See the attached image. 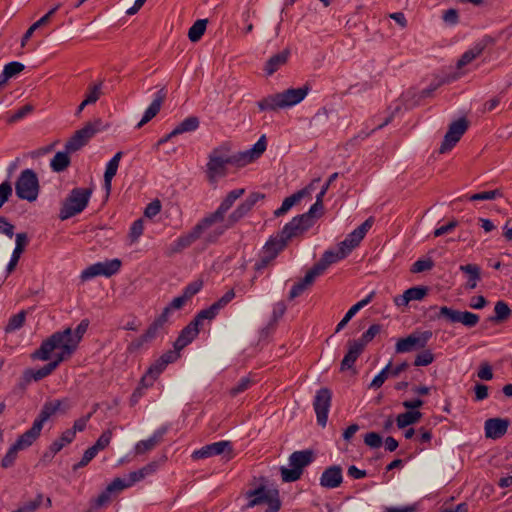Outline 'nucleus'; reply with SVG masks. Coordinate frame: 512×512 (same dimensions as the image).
Wrapping results in <instances>:
<instances>
[{"label":"nucleus","instance_id":"f257e3e1","mask_svg":"<svg viewBox=\"0 0 512 512\" xmlns=\"http://www.w3.org/2000/svg\"><path fill=\"white\" fill-rule=\"evenodd\" d=\"M266 136L262 135L258 141L245 151L230 154V144L223 143L212 149L208 155L205 174L210 184L217 183L219 178L226 177L228 165L244 167L257 160L266 150Z\"/></svg>","mask_w":512,"mask_h":512},{"label":"nucleus","instance_id":"f03ea898","mask_svg":"<svg viewBox=\"0 0 512 512\" xmlns=\"http://www.w3.org/2000/svg\"><path fill=\"white\" fill-rule=\"evenodd\" d=\"M310 88L304 85L299 88H289L283 92L269 95L257 102L260 111H276L300 103L308 94Z\"/></svg>","mask_w":512,"mask_h":512},{"label":"nucleus","instance_id":"7ed1b4c3","mask_svg":"<svg viewBox=\"0 0 512 512\" xmlns=\"http://www.w3.org/2000/svg\"><path fill=\"white\" fill-rule=\"evenodd\" d=\"M67 346H71L69 343L65 341V336L60 335L59 333H53L49 338L44 340L39 347L33 354L32 357L34 359H39L42 361H47L50 359L52 351H54L57 348L61 349V352L57 354L56 359L52 361L51 363H55V369L58 367V365L69 358L75 350H69L66 348Z\"/></svg>","mask_w":512,"mask_h":512},{"label":"nucleus","instance_id":"20e7f679","mask_svg":"<svg viewBox=\"0 0 512 512\" xmlns=\"http://www.w3.org/2000/svg\"><path fill=\"white\" fill-rule=\"evenodd\" d=\"M314 457V451L311 449L293 452L289 457L291 468L284 466L280 468L282 481L295 482L299 480L303 474V469L313 462Z\"/></svg>","mask_w":512,"mask_h":512},{"label":"nucleus","instance_id":"39448f33","mask_svg":"<svg viewBox=\"0 0 512 512\" xmlns=\"http://www.w3.org/2000/svg\"><path fill=\"white\" fill-rule=\"evenodd\" d=\"M92 188H74L62 204L59 211L60 220L64 221L82 212L88 205Z\"/></svg>","mask_w":512,"mask_h":512},{"label":"nucleus","instance_id":"423d86ee","mask_svg":"<svg viewBox=\"0 0 512 512\" xmlns=\"http://www.w3.org/2000/svg\"><path fill=\"white\" fill-rule=\"evenodd\" d=\"M245 495L249 501L243 509H250L262 503L268 505L266 512H278L281 508L279 491L277 489H266L265 486H260L254 490L247 491Z\"/></svg>","mask_w":512,"mask_h":512},{"label":"nucleus","instance_id":"0eeeda50","mask_svg":"<svg viewBox=\"0 0 512 512\" xmlns=\"http://www.w3.org/2000/svg\"><path fill=\"white\" fill-rule=\"evenodd\" d=\"M40 186L37 174L32 169L23 170L15 182V192L18 198L33 202L37 199Z\"/></svg>","mask_w":512,"mask_h":512},{"label":"nucleus","instance_id":"6e6552de","mask_svg":"<svg viewBox=\"0 0 512 512\" xmlns=\"http://www.w3.org/2000/svg\"><path fill=\"white\" fill-rule=\"evenodd\" d=\"M308 227L309 226H284L281 232L269 238L263 247V253H268L275 259L279 252L286 247L288 240L303 234L307 231Z\"/></svg>","mask_w":512,"mask_h":512},{"label":"nucleus","instance_id":"1a4fd4ad","mask_svg":"<svg viewBox=\"0 0 512 512\" xmlns=\"http://www.w3.org/2000/svg\"><path fill=\"white\" fill-rule=\"evenodd\" d=\"M102 129V120L95 119L87 122L83 128L77 130L66 142L65 148L68 152H76L86 146L90 139Z\"/></svg>","mask_w":512,"mask_h":512},{"label":"nucleus","instance_id":"9d476101","mask_svg":"<svg viewBox=\"0 0 512 512\" xmlns=\"http://www.w3.org/2000/svg\"><path fill=\"white\" fill-rule=\"evenodd\" d=\"M432 331H414L406 337L399 338L395 344L397 354L409 353L424 349L432 338Z\"/></svg>","mask_w":512,"mask_h":512},{"label":"nucleus","instance_id":"9b49d317","mask_svg":"<svg viewBox=\"0 0 512 512\" xmlns=\"http://www.w3.org/2000/svg\"><path fill=\"white\" fill-rule=\"evenodd\" d=\"M437 319H443L448 323H461L467 328L475 327L480 318L479 315L469 311L454 310L447 306H442L437 314Z\"/></svg>","mask_w":512,"mask_h":512},{"label":"nucleus","instance_id":"f8f14e48","mask_svg":"<svg viewBox=\"0 0 512 512\" xmlns=\"http://www.w3.org/2000/svg\"><path fill=\"white\" fill-rule=\"evenodd\" d=\"M121 264V261L117 258L106 260L104 262H97L84 269L81 272L80 278L85 282L97 276L111 277L120 270Z\"/></svg>","mask_w":512,"mask_h":512},{"label":"nucleus","instance_id":"ddd939ff","mask_svg":"<svg viewBox=\"0 0 512 512\" xmlns=\"http://www.w3.org/2000/svg\"><path fill=\"white\" fill-rule=\"evenodd\" d=\"M469 122L466 118L462 117L452 122L449 125L448 131L444 135L443 141L439 148V153L444 154L453 149V147L460 141L461 137L467 131Z\"/></svg>","mask_w":512,"mask_h":512},{"label":"nucleus","instance_id":"4468645a","mask_svg":"<svg viewBox=\"0 0 512 512\" xmlns=\"http://www.w3.org/2000/svg\"><path fill=\"white\" fill-rule=\"evenodd\" d=\"M244 193V188H237L230 191L223 199L217 210L203 218L200 224H214L216 222H222L225 218V214L227 213V211L234 205L236 200H238L241 196L244 195Z\"/></svg>","mask_w":512,"mask_h":512},{"label":"nucleus","instance_id":"2eb2a0df","mask_svg":"<svg viewBox=\"0 0 512 512\" xmlns=\"http://www.w3.org/2000/svg\"><path fill=\"white\" fill-rule=\"evenodd\" d=\"M318 181L319 179H314L310 184H308L304 188L286 197L283 200L281 206L274 211V216L280 217L285 215L292 207L299 204L304 199L311 200L312 192L315 190V183Z\"/></svg>","mask_w":512,"mask_h":512},{"label":"nucleus","instance_id":"dca6fc26","mask_svg":"<svg viewBox=\"0 0 512 512\" xmlns=\"http://www.w3.org/2000/svg\"><path fill=\"white\" fill-rule=\"evenodd\" d=\"M332 393L328 388H321L314 398L313 407L317 417V423L325 427L328 419V412L331 406Z\"/></svg>","mask_w":512,"mask_h":512},{"label":"nucleus","instance_id":"f3484780","mask_svg":"<svg viewBox=\"0 0 512 512\" xmlns=\"http://www.w3.org/2000/svg\"><path fill=\"white\" fill-rule=\"evenodd\" d=\"M325 194L326 193H324V191H320L316 196L315 203L309 208V210L303 214L293 217L288 224H309L310 222L320 219L324 213L323 198Z\"/></svg>","mask_w":512,"mask_h":512},{"label":"nucleus","instance_id":"a211bd4d","mask_svg":"<svg viewBox=\"0 0 512 512\" xmlns=\"http://www.w3.org/2000/svg\"><path fill=\"white\" fill-rule=\"evenodd\" d=\"M265 198V194L260 192L251 193L243 202H241L234 211L228 216V220L231 223H237L252 210L254 205Z\"/></svg>","mask_w":512,"mask_h":512},{"label":"nucleus","instance_id":"6ab92c4d","mask_svg":"<svg viewBox=\"0 0 512 512\" xmlns=\"http://www.w3.org/2000/svg\"><path fill=\"white\" fill-rule=\"evenodd\" d=\"M231 453L233 451L231 442L229 441H219L212 444H208L203 446L202 448L195 450L192 453V458L195 460L205 459L212 456L220 455L225 451Z\"/></svg>","mask_w":512,"mask_h":512},{"label":"nucleus","instance_id":"aec40b11","mask_svg":"<svg viewBox=\"0 0 512 512\" xmlns=\"http://www.w3.org/2000/svg\"><path fill=\"white\" fill-rule=\"evenodd\" d=\"M510 420L507 418H489L484 423L485 436L489 439H499L508 430Z\"/></svg>","mask_w":512,"mask_h":512},{"label":"nucleus","instance_id":"412c9836","mask_svg":"<svg viewBox=\"0 0 512 512\" xmlns=\"http://www.w3.org/2000/svg\"><path fill=\"white\" fill-rule=\"evenodd\" d=\"M168 427L162 426L159 429H157L153 435L146 439L141 440L138 443H136L134 447V451L136 455H144L147 452L155 449L159 444L163 442L164 435L167 433Z\"/></svg>","mask_w":512,"mask_h":512},{"label":"nucleus","instance_id":"4be33fe9","mask_svg":"<svg viewBox=\"0 0 512 512\" xmlns=\"http://www.w3.org/2000/svg\"><path fill=\"white\" fill-rule=\"evenodd\" d=\"M347 256L348 255L341 249V247H339L337 251L328 250L311 269L320 276L330 265L346 258Z\"/></svg>","mask_w":512,"mask_h":512},{"label":"nucleus","instance_id":"5701e85b","mask_svg":"<svg viewBox=\"0 0 512 512\" xmlns=\"http://www.w3.org/2000/svg\"><path fill=\"white\" fill-rule=\"evenodd\" d=\"M343 482L342 468L339 465L327 467L321 477L320 485L323 488L334 489L339 487Z\"/></svg>","mask_w":512,"mask_h":512},{"label":"nucleus","instance_id":"b1692460","mask_svg":"<svg viewBox=\"0 0 512 512\" xmlns=\"http://www.w3.org/2000/svg\"><path fill=\"white\" fill-rule=\"evenodd\" d=\"M88 326H89V320L88 319H83L79 323V325L76 327L74 333L72 332L71 328H66L63 331H59L58 333L60 335H64L65 336V341L71 345L70 347L67 346L66 348H68L70 351L71 350H76V348H77L79 342L81 341L83 335L86 333V331L88 329Z\"/></svg>","mask_w":512,"mask_h":512},{"label":"nucleus","instance_id":"393cba45","mask_svg":"<svg viewBox=\"0 0 512 512\" xmlns=\"http://www.w3.org/2000/svg\"><path fill=\"white\" fill-rule=\"evenodd\" d=\"M370 227L371 226H358L339 243L338 247H341V249L349 255L351 251L360 244Z\"/></svg>","mask_w":512,"mask_h":512},{"label":"nucleus","instance_id":"a878e982","mask_svg":"<svg viewBox=\"0 0 512 512\" xmlns=\"http://www.w3.org/2000/svg\"><path fill=\"white\" fill-rule=\"evenodd\" d=\"M167 91L165 87H162L157 93L155 99L149 105V107L145 110L144 115L141 121L137 124L136 128H141L150 120H152L160 111L161 106L166 99Z\"/></svg>","mask_w":512,"mask_h":512},{"label":"nucleus","instance_id":"bb28decb","mask_svg":"<svg viewBox=\"0 0 512 512\" xmlns=\"http://www.w3.org/2000/svg\"><path fill=\"white\" fill-rule=\"evenodd\" d=\"M62 405H65L66 408H69L70 405L68 403V399L63 400H52L44 403L39 415L34 420L36 424H38L41 428H43L44 423L57 411L60 410Z\"/></svg>","mask_w":512,"mask_h":512},{"label":"nucleus","instance_id":"cd10ccee","mask_svg":"<svg viewBox=\"0 0 512 512\" xmlns=\"http://www.w3.org/2000/svg\"><path fill=\"white\" fill-rule=\"evenodd\" d=\"M55 370V363H48L43 367L34 370V369H26L23 372V376L21 378L20 387L26 388V386L32 381H39L47 376H49Z\"/></svg>","mask_w":512,"mask_h":512},{"label":"nucleus","instance_id":"c85d7f7f","mask_svg":"<svg viewBox=\"0 0 512 512\" xmlns=\"http://www.w3.org/2000/svg\"><path fill=\"white\" fill-rule=\"evenodd\" d=\"M348 347V351L341 361V371L352 369L356 360L364 350L362 343H358L354 340L348 341Z\"/></svg>","mask_w":512,"mask_h":512},{"label":"nucleus","instance_id":"c756f323","mask_svg":"<svg viewBox=\"0 0 512 512\" xmlns=\"http://www.w3.org/2000/svg\"><path fill=\"white\" fill-rule=\"evenodd\" d=\"M318 275L312 270H308L304 278L299 280L293 285L289 293V300H293L296 297L303 294L308 288H310Z\"/></svg>","mask_w":512,"mask_h":512},{"label":"nucleus","instance_id":"7c9ffc66","mask_svg":"<svg viewBox=\"0 0 512 512\" xmlns=\"http://www.w3.org/2000/svg\"><path fill=\"white\" fill-rule=\"evenodd\" d=\"M290 50L288 48L271 56L264 67V71L268 76L273 75L281 66L285 65L289 59Z\"/></svg>","mask_w":512,"mask_h":512},{"label":"nucleus","instance_id":"2f4dec72","mask_svg":"<svg viewBox=\"0 0 512 512\" xmlns=\"http://www.w3.org/2000/svg\"><path fill=\"white\" fill-rule=\"evenodd\" d=\"M166 367L167 365L163 363L160 358H158L153 364L150 365L146 373L142 376V386L151 387Z\"/></svg>","mask_w":512,"mask_h":512},{"label":"nucleus","instance_id":"473e14b6","mask_svg":"<svg viewBox=\"0 0 512 512\" xmlns=\"http://www.w3.org/2000/svg\"><path fill=\"white\" fill-rule=\"evenodd\" d=\"M42 428L33 422L32 427L21 434L14 443L17 448L23 450L31 446L40 436Z\"/></svg>","mask_w":512,"mask_h":512},{"label":"nucleus","instance_id":"72a5a7b5","mask_svg":"<svg viewBox=\"0 0 512 512\" xmlns=\"http://www.w3.org/2000/svg\"><path fill=\"white\" fill-rule=\"evenodd\" d=\"M196 234H193V232H189L186 235H183L179 237L175 242L171 243L166 249H165V255L167 257H172L177 253H180L185 248L189 247L193 242L196 241L195 236Z\"/></svg>","mask_w":512,"mask_h":512},{"label":"nucleus","instance_id":"f704fd0d","mask_svg":"<svg viewBox=\"0 0 512 512\" xmlns=\"http://www.w3.org/2000/svg\"><path fill=\"white\" fill-rule=\"evenodd\" d=\"M375 291H372L369 293V295L362 299L361 301L357 302L356 304H354L348 311L347 313L345 314V316L342 318V320L337 324L336 326V333H338L339 331H341L347 324L348 322L352 319V317L360 310L362 309L363 307H365L366 305H368L374 298L375 296Z\"/></svg>","mask_w":512,"mask_h":512},{"label":"nucleus","instance_id":"c9c22d12","mask_svg":"<svg viewBox=\"0 0 512 512\" xmlns=\"http://www.w3.org/2000/svg\"><path fill=\"white\" fill-rule=\"evenodd\" d=\"M122 155L123 153L121 151L117 152L106 165V170L104 173V186L107 192H109L111 189V181L117 173Z\"/></svg>","mask_w":512,"mask_h":512},{"label":"nucleus","instance_id":"e433bc0d","mask_svg":"<svg viewBox=\"0 0 512 512\" xmlns=\"http://www.w3.org/2000/svg\"><path fill=\"white\" fill-rule=\"evenodd\" d=\"M197 335V330L187 325L181 330L179 336L173 344V347L176 350H182L187 345H189L197 337Z\"/></svg>","mask_w":512,"mask_h":512},{"label":"nucleus","instance_id":"4c0bfd02","mask_svg":"<svg viewBox=\"0 0 512 512\" xmlns=\"http://www.w3.org/2000/svg\"><path fill=\"white\" fill-rule=\"evenodd\" d=\"M66 149L64 151L57 152L50 161V167L54 172L60 173L65 171L70 165V157Z\"/></svg>","mask_w":512,"mask_h":512},{"label":"nucleus","instance_id":"58836bf2","mask_svg":"<svg viewBox=\"0 0 512 512\" xmlns=\"http://www.w3.org/2000/svg\"><path fill=\"white\" fill-rule=\"evenodd\" d=\"M494 312H495V315L490 316L488 318V320L494 324H499V323L506 321L512 313L508 304L502 300L497 301L495 303Z\"/></svg>","mask_w":512,"mask_h":512},{"label":"nucleus","instance_id":"ea45409f","mask_svg":"<svg viewBox=\"0 0 512 512\" xmlns=\"http://www.w3.org/2000/svg\"><path fill=\"white\" fill-rule=\"evenodd\" d=\"M75 438V431L66 430L64 431L61 436L54 440L51 445L49 446V451L51 453V456H54L59 451L62 450L64 446L71 443Z\"/></svg>","mask_w":512,"mask_h":512},{"label":"nucleus","instance_id":"a19ab883","mask_svg":"<svg viewBox=\"0 0 512 512\" xmlns=\"http://www.w3.org/2000/svg\"><path fill=\"white\" fill-rule=\"evenodd\" d=\"M158 468L157 462L153 461L145 465L144 467L140 468L139 470L130 472L128 475V478H130V481L132 485L138 481H141L146 476L153 474Z\"/></svg>","mask_w":512,"mask_h":512},{"label":"nucleus","instance_id":"79ce46f5","mask_svg":"<svg viewBox=\"0 0 512 512\" xmlns=\"http://www.w3.org/2000/svg\"><path fill=\"white\" fill-rule=\"evenodd\" d=\"M199 125L200 121L197 116H189L174 128V134L180 135L186 132L195 131L198 129Z\"/></svg>","mask_w":512,"mask_h":512},{"label":"nucleus","instance_id":"37998d69","mask_svg":"<svg viewBox=\"0 0 512 512\" xmlns=\"http://www.w3.org/2000/svg\"><path fill=\"white\" fill-rule=\"evenodd\" d=\"M208 20L199 19L189 28L188 38L191 42H198L206 31Z\"/></svg>","mask_w":512,"mask_h":512},{"label":"nucleus","instance_id":"c03bdc74","mask_svg":"<svg viewBox=\"0 0 512 512\" xmlns=\"http://www.w3.org/2000/svg\"><path fill=\"white\" fill-rule=\"evenodd\" d=\"M484 50V45L477 44L472 49L467 50L463 53L460 59L457 61V68L461 69L470 62H472L476 57H478Z\"/></svg>","mask_w":512,"mask_h":512},{"label":"nucleus","instance_id":"a18cd8bd","mask_svg":"<svg viewBox=\"0 0 512 512\" xmlns=\"http://www.w3.org/2000/svg\"><path fill=\"white\" fill-rule=\"evenodd\" d=\"M502 192L499 189L490 190V191H482L472 195H466L465 199L471 202L477 201H491L496 199L497 197H501Z\"/></svg>","mask_w":512,"mask_h":512},{"label":"nucleus","instance_id":"49530a36","mask_svg":"<svg viewBox=\"0 0 512 512\" xmlns=\"http://www.w3.org/2000/svg\"><path fill=\"white\" fill-rule=\"evenodd\" d=\"M12 184L10 180H5L0 184V208L4 205L5 202L12 196ZM0 224H9L8 221L4 217H0Z\"/></svg>","mask_w":512,"mask_h":512},{"label":"nucleus","instance_id":"de8ad7c7","mask_svg":"<svg viewBox=\"0 0 512 512\" xmlns=\"http://www.w3.org/2000/svg\"><path fill=\"white\" fill-rule=\"evenodd\" d=\"M26 312L24 310L20 311L16 315H13L6 326V332H12L17 329H20L25 322Z\"/></svg>","mask_w":512,"mask_h":512},{"label":"nucleus","instance_id":"09e8293b","mask_svg":"<svg viewBox=\"0 0 512 512\" xmlns=\"http://www.w3.org/2000/svg\"><path fill=\"white\" fill-rule=\"evenodd\" d=\"M434 267V261L431 258L419 259L413 263L410 268L411 273H422L429 271Z\"/></svg>","mask_w":512,"mask_h":512},{"label":"nucleus","instance_id":"8fccbe9b","mask_svg":"<svg viewBox=\"0 0 512 512\" xmlns=\"http://www.w3.org/2000/svg\"><path fill=\"white\" fill-rule=\"evenodd\" d=\"M381 325L379 324H373L371 325L366 332L362 334V337L360 339L355 340L358 343H362V347L365 348V346L373 340V338L380 333L381 331Z\"/></svg>","mask_w":512,"mask_h":512},{"label":"nucleus","instance_id":"3c124183","mask_svg":"<svg viewBox=\"0 0 512 512\" xmlns=\"http://www.w3.org/2000/svg\"><path fill=\"white\" fill-rule=\"evenodd\" d=\"M435 357L431 350L422 349L420 353H418L414 360L415 366H428L434 361Z\"/></svg>","mask_w":512,"mask_h":512},{"label":"nucleus","instance_id":"603ef678","mask_svg":"<svg viewBox=\"0 0 512 512\" xmlns=\"http://www.w3.org/2000/svg\"><path fill=\"white\" fill-rule=\"evenodd\" d=\"M428 287L426 286H416L407 289L406 296H408L409 301L412 300H422L428 294Z\"/></svg>","mask_w":512,"mask_h":512},{"label":"nucleus","instance_id":"864d4df0","mask_svg":"<svg viewBox=\"0 0 512 512\" xmlns=\"http://www.w3.org/2000/svg\"><path fill=\"white\" fill-rule=\"evenodd\" d=\"M34 110V107L33 105L31 104H25L24 106L20 107L19 109H17L7 120L8 123H15L21 119H23L24 117H26L27 115H29L30 113H32Z\"/></svg>","mask_w":512,"mask_h":512},{"label":"nucleus","instance_id":"5fc2aeb1","mask_svg":"<svg viewBox=\"0 0 512 512\" xmlns=\"http://www.w3.org/2000/svg\"><path fill=\"white\" fill-rule=\"evenodd\" d=\"M214 226H195L192 230L196 240L201 239L204 243H211V228Z\"/></svg>","mask_w":512,"mask_h":512},{"label":"nucleus","instance_id":"6e6d98bb","mask_svg":"<svg viewBox=\"0 0 512 512\" xmlns=\"http://www.w3.org/2000/svg\"><path fill=\"white\" fill-rule=\"evenodd\" d=\"M389 377H391L390 363H388L386 365V367L384 369H382L381 372L374 377V379L370 383V388H374V389L380 388Z\"/></svg>","mask_w":512,"mask_h":512},{"label":"nucleus","instance_id":"4d7b16f0","mask_svg":"<svg viewBox=\"0 0 512 512\" xmlns=\"http://www.w3.org/2000/svg\"><path fill=\"white\" fill-rule=\"evenodd\" d=\"M19 451L20 449L13 444L1 460V466L5 469L13 466Z\"/></svg>","mask_w":512,"mask_h":512},{"label":"nucleus","instance_id":"13d9d810","mask_svg":"<svg viewBox=\"0 0 512 512\" xmlns=\"http://www.w3.org/2000/svg\"><path fill=\"white\" fill-rule=\"evenodd\" d=\"M97 451L95 447H89L83 454L82 459L73 466V470L76 471L80 468H83L89 464V462L97 455Z\"/></svg>","mask_w":512,"mask_h":512},{"label":"nucleus","instance_id":"bf43d9fd","mask_svg":"<svg viewBox=\"0 0 512 512\" xmlns=\"http://www.w3.org/2000/svg\"><path fill=\"white\" fill-rule=\"evenodd\" d=\"M234 298H235L234 289H229L221 298H219L212 305L219 313V311L221 309H223L225 306H227Z\"/></svg>","mask_w":512,"mask_h":512},{"label":"nucleus","instance_id":"052dcab7","mask_svg":"<svg viewBox=\"0 0 512 512\" xmlns=\"http://www.w3.org/2000/svg\"><path fill=\"white\" fill-rule=\"evenodd\" d=\"M234 298H235L234 289H229L221 298H219L212 305L219 313V311L221 309H223L225 306H227Z\"/></svg>","mask_w":512,"mask_h":512},{"label":"nucleus","instance_id":"680f3d73","mask_svg":"<svg viewBox=\"0 0 512 512\" xmlns=\"http://www.w3.org/2000/svg\"><path fill=\"white\" fill-rule=\"evenodd\" d=\"M25 69L24 64L17 61H12L4 66L3 71L5 75H8L10 78L15 77L19 73H21Z\"/></svg>","mask_w":512,"mask_h":512},{"label":"nucleus","instance_id":"e2e57ef3","mask_svg":"<svg viewBox=\"0 0 512 512\" xmlns=\"http://www.w3.org/2000/svg\"><path fill=\"white\" fill-rule=\"evenodd\" d=\"M102 81L89 87V92L85 98L86 103L94 104L101 96Z\"/></svg>","mask_w":512,"mask_h":512},{"label":"nucleus","instance_id":"0e129e2a","mask_svg":"<svg viewBox=\"0 0 512 512\" xmlns=\"http://www.w3.org/2000/svg\"><path fill=\"white\" fill-rule=\"evenodd\" d=\"M111 438L112 431L106 430L100 435V437L97 439L96 443L92 447H95V450L99 452L105 449L110 444Z\"/></svg>","mask_w":512,"mask_h":512},{"label":"nucleus","instance_id":"69168bd1","mask_svg":"<svg viewBox=\"0 0 512 512\" xmlns=\"http://www.w3.org/2000/svg\"><path fill=\"white\" fill-rule=\"evenodd\" d=\"M203 286V282L202 280H195L191 283H189L184 291H183V295L184 297L188 300L190 299L191 297H193L194 295H196L202 288Z\"/></svg>","mask_w":512,"mask_h":512},{"label":"nucleus","instance_id":"338daca9","mask_svg":"<svg viewBox=\"0 0 512 512\" xmlns=\"http://www.w3.org/2000/svg\"><path fill=\"white\" fill-rule=\"evenodd\" d=\"M364 443L370 448H379L382 445V437L377 432H369L364 436Z\"/></svg>","mask_w":512,"mask_h":512},{"label":"nucleus","instance_id":"774afa93","mask_svg":"<svg viewBox=\"0 0 512 512\" xmlns=\"http://www.w3.org/2000/svg\"><path fill=\"white\" fill-rule=\"evenodd\" d=\"M43 499L44 496L39 493L34 500H31L20 507L24 512H35L41 506Z\"/></svg>","mask_w":512,"mask_h":512}]
</instances>
